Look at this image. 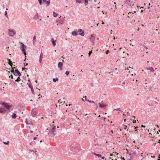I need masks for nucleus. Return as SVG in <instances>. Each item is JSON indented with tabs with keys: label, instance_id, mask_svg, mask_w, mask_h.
Instances as JSON below:
<instances>
[{
	"label": "nucleus",
	"instance_id": "c85d7f7f",
	"mask_svg": "<svg viewBox=\"0 0 160 160\" xmlns=\"http://www.w3.org/2000/svg\"><path fill=\"white\" fill-rule=\"evenodd\" d=\"M114 110L115 111H121V109L120 108H118L117 109H116Z\"/></svg>",
	"mask_w": 160,
	"mask_h": 160
},
{
	"label": "nucleus",
	"instance_id": "603ef678",
	"mask_svg": "<svg viewBox=\"0 0 160 160\" xmlns=\"http://www.w3.org/2000/svg\"><path fill=\"white\" fill-rule=\"evenodd\" d=\"M96 107H97V106H98L97 104L96 103Z\"/></svg>",
	"mask_w": 160,
	"mask_h": 160
},
{
	"label": "nucleus",
	"instance_id": "774afa93",
	"mask_svg": "<svg viewBox=\"0 0 160 160\" xmlns=\"http://www.w3.org/2000/svg\"><path fill=\"white\" fill-rule=\"evenodd\" d=\"M150 3H149V6H150Z\"/></svg>",
	"mask_w": 160,
	"mask_h": 160
},
{
	"label": "nucleus",
	"instance_id": "9d476101",
	"mask_svg": "<svg viewBox=\"0 0 160 160\" xmlns=\"http://www.w3.org/2000/svg\"><path fill=\"white\" fill-rule=\"evenodd\" d=\"M42 56H43V53H42V52L41 51V52L40 54V57H39V62L40 63H41V62L42 61V57H43Z\"/></svg>",
	"mask_w": 160,
	"mask_h": 160
},
{
	"label": "nucleus",
	"instance_id": "338daca9",
	"mask_svg": "<svg viewBox=\"0 0 160 160\" xmlns=\"http://www.w3.org/2000/svg\"><path fill=\"white\" fill-rule=\"evenodd\" d=\"M141 11H142H142H143V10L142 9V10H141Z\"/></svg>",
	"mask_w": 160,
	"mask_h": 160
},
{
	"label": "nucleus",
	"instance_id": "393cba45",
	"mask_svg": "<svg viewBox=\"0 0 160 160\" xmlns=\"http://www.w3.org/2000/svg\"><path fill=\"white\" fill-rule=\"evenodd\" d=\"M3 143L5 145H8L9 144L10 142L9 141H8L6 142H3Z\"/></svg>",
	"mask_w": 160,
	"mask_h": 160
},
{
	"label": "nucleus",
	"instance_id": "13d9d810",
	"mask_svg": "<svg viewBox=\"0 0 160 160\" xmlns=\"http://www.w3.org/2000/svg\"><path fill=\"white\" fill-rule=\"evenodd\" d=\"M155 102L157 104H158V102Z\"/></svg>",
	"mask_w": 160,
	"mask_h": 160
},
{
	"label": "nucleus",
	"instance_id": "09e8293b",
	"mask_svg": "<svg viewBox=\"0 0 160 160\" xmlns=\"http://www.w3.org/2000/svg\"><path fill=\"white\" fill-rule=\"evenodd\" d=\"M123 116H126V115H125L124 113L123 114Z\"/></svg>",
	"mask_w": 160,
	"mask_h": 160
},
{
	"label": "nucleus",
	"instance_id": "a18cd8bd",
	"mask_svg": "<svg viewBox=\"0 0 160 160\" xmlns=\"http://www.w3.org/2000/svg\"><path fill=\"white\" fill-rule=\"evenodd\" d=\"M11 63H12V62H11V61H10V62H9V64H10H10H11Z\"/></svg>",
	"mask_w": 160,
	"mask_h": 160
},
{
	"label": "nucleus",
	"instance_id": "864d4df0",
	"mask_svg": "<svg viewBox=\"0 0 160 160\" xmlns=\"http://www.w3.org/2000/svg\"><path fill=\"white\" fill-rule=\"evenodd\" d=\"M149 134L150 135H151V133H149Z\"/></svg>",
	"mask_w": 160,
	"mask_h": 160
},
{
	"label": "nucleus",
	"instance_id": "e2e57ef3",
	"mask_svg": "<svg viewBox=\"0 0 160 160\" xmlns=\"http://www.w3.org/2000/svg\"><path fill=\"white\" fill-rule=\"evenodd\" d=\"M25 68V69H28V68Z\"/></svg>",
	"mask_w": 160,
	"mask_h": 160
},
{
	"label": "nucleus",
	"instance_id": "680f3d73",
	"mask_svg": "<svg viewBox=\"0 0 160 160\" xmlns=\"http://www.w3.org/2000/svg\"><path fill=\"white\" fill-rule=\"evenodd\" d=\"M129 13H132V12H129L128 13V14H129Z\"/></svg>",
	"mask_w": 160,
	"mask_h": 160
},
{
	"label": "nucleus",
	"instance_id": "6e6d98bb",
	"mask_svg": "<svg viewBox=\"0 0 160 160\" xmlns=\"http://www.w3.org/2000/svg\"><path fill=\"white\" fill-rule=\"evenodd\" d=\"M102 24H104V22H102Z\"/></svg>",
	"mask_w": 160,
	"mask_h": 160
},
{
	"label": "nucleus",
	"instance_id": "0e129e2a",
	"mask_svg": "<svg viewBox=\"0 0 160 160\" xmlns=\"http://www.w3.org/2000/svg\"><path fill=\"white\" fill-rule=\"evenodd\" d=\"M140 8H143L142 7H140Z\"/></svg>",
	"mask_w": 160,
	"mask_h": 160
},
{
	"label": "nucleus",
	"instance_id": "4d7b16f0",
	"mask_svg": "<svg viewBox=\"0 0 160 160\" xmlns=\"http://www.w3.org/2000/svg\"><path fill=\"white\" fill-rule=\"evenodd\" d=\"M139 149V148H137V149Z\"/></svg>",
	"mask_w": 160,
	"mask_h": 160
},
{
	"label": "nucleus",
	"instance_id": "5fc2aeb1",
	"mask_svg": "<svg viewBox=\"0 0 160 160\" xmlns=\"http://www.w3.org/2000/svg\"><path fill=\"white\" fill-rule=\"evenodd\" d=\"M149 134L150 135H151V133H149Z\"/></svg>",
	"mask_w": 160,
	"mask_h": 160
},
{
	"label": "nucleus",
	"instance_id": "423d86ee",
	"mask_svg": "<svg viewBox=\"0 0 160 160\" xmlns=\"http://www.w3.org/2000/svg\"><path fill=\"white\" fill-rule=\"evenodd\" d=\"M95 35L94 34H92L89 38V39L91 41L93 42H94L95 39Z\"/></svg>",
	"mask_w": 160,
	"mask_h": 160
},
{
	"label": "nucleus",
	"instance_id": "4be33fe9",
	"mask_svg": "<svg viewBox=\"0 0 160 160\" xmlns=\"http://www.w3.org/2000/svg\"><path fill=\"white\" fill-rule=\"evenodd\" d=\"M93 154H94L95 155H96L99 157H102V156L101 154H97L95 153H94V152H93Z\"/></svg>",
	"mask_w": 160,
	"mask_h": 160
},
{
	"label": "nucleus",
	"instance_id": "a878e982",
	"mask_svg": "<svg viewBox=\"0 0 160 160\" xmlns=\"http://www.w3.org/2000/svg\"><path fill=\"white\" fill-rule=\"evenodd\" d=\"M25 122L26 123V124H27V125H29V124H30V123H28V119L27 118H26L25 119Z\"/></svg>",
	"mask_w": 160,
	"mask_h": 160
},
{
	"label": "nucleus",
	"instance_id": "20e7f679",
	"mask_svg": "<svg viewBox=\"0 0 160 160\" xmlns=\"http://www.w3.org/2000/svg\"><path fill=\"white\" fill-rule=\"evenodd\" d=\"M14 74L16 76H20L21 74L20 72L18 70H15V72L14 73Z\"/></svg>",
	"mask_w": 160,
	"mask_h": 160
},
{
	"label": "nucleus",
	"instance_id": "bb28decb",
	"mask_svg": "<svg viewBox=\"0 0 160 160\" xmlns=\"http://www.w3.org/2000/svg\"><path fill=\"white\" fill-rule=\"evenodd\" d=\"M69 73H70V72L69 71H66L65 72V74L67 75H69Z\"/></svg>",
	"mask_w": 160,
	"mask_h": 160
},
{
	"label": "nucleus",
	"instance_id": "6e6552de",
	"mask_svg": "<svg viewBox=\"0 0 160 160\" xmlns=\"http://www.w3.org/2000/svg\"><path fill=\"white\" fill-rule=\"evenodd\" d=\"M99 107L101 108L108 106L107 104H104L103 103H99Z\"/></svg>",
	"mask_w": 160,
	"mask_h": 160
},
{
	"label": "nucleus",
	"instance_id": "aec40b11",
	"mask_svg": "<svg viewBox=\"0 0 160 160\" xmlns=\"http://www.w3.org/2000/svg\"><path fill=\"white\" fill-rule=\"evenodd\" d=\"M147 69L150 70L151 71H152V72L154 71V69L152 67L149 68H148Z\"/></svg>",
	"mask_w": 160,
	"mask_h": 160
},
{
	"label": "nucleus",
	"instance_id": "2f4dec72",
	"mask_svg": "<svg viewBox=\"0 0 160 160\" xmlns=\"http://www.w3.org/2000/svg\"><path fill=\"white\" fill-rule=\"evenodd\" d=\"M92 53V51L89 52V53H88V55H89V57L90 56L91 54Z\"/></svg>",
	"mask_w": 160,
	"mask_h": 160
},
{
	"label": "nucleus",
	"instance_id": "58836bf2",
	"mask_svg": "<svg viewBox=\"0 0 160 160\" xmlns=\"http://www.w3.org/2000/svg\"><path fill=\"white\" fill-rule=\"evenodd\" d=\"M42 1L43 2H47V0H42Z\"/></svg>",
	"mask_w": 160,
	"mask_h": 160
},
{
	"label": "nucleus",
	"instance_id": "c03bdc74",
	"mask_svg": "<svg viewBox=\"0 0 160 160\" xmlns=\"http://www.w3.org/2000/svg\"><path fill=\"white\" fill-rule=\"evenodd\" d=\"M125 82H122L123 84H125Z\"/></svg>",
	"mask_w": 160,
	"mask_h": 160
},
{
	"label": "nucleus",
	"instance_id": "a211bd4d",
	"mask_svg": "<svg viewBox=\"0 0 160 160\" xmlns=\"http://www.w3.org/2000/svg\"><path fill=\"white\" fill-rule=\"evenodd\" d=\"M36 38V37L35 36H34L33 37L32 42H33V45H34L35 43L36 42V40H35Z\"/></svg>",
	"mask_w": 160,
	"mask_h": 160
},
{
	"label": "nucleus",
	"instance_id": "f704fd0d",
	"mask_svg": "<svg viewBox=\"0 0 160 160\" xmlns=\"http://www.w3.org/2000/svg\"><path fill=\"white\" fill-rule=\"evenodd\" d=\"M10 77H11L12 79H13V77L12 75H11V76H10Z\"/></svg>",
	"mask_w": 160,
	"mask_h": 160
},
{
	"label": "nucleus",
	"instance_id": "a19ab883",
	"mask_svg": "<svg viewBox=\"0 0 160 160\" xmlns=\"http://www.w3.org/2000/svg\"><path fill=\"white\" fill-rule=\"evenodd\" d=\"M101 158H102V159H104V156H103V157H100Z\"/></svg>",
	"mask_w": 160,
	"mask_h": 160
},
{
	"label": "nucleus",
	"instance_id": "473e14b6",
	"mask_svg": "<svg viewBox=\"0 0 160 160\" xmlns=\"http://www.w3.org/2000/svg\"><path fill=\"white\" fill-rule=\"evenodd\" d=\"M7 15V11H5V15L6 16Z\"/></svg>",
	"mask_w": 160,
	"mask_h": 160
},
{
	"label": "nucleus",
	"instance_id": "79ce46f5",
	"mask_svg": "<svg viewBox=\"0 0 160 160\" xmlns=\"http://www.w3.org/2000/svg\"><path fill=\"white\" fill-rule=\"evenodd\" d=\"M95 146H98V144H95L94 145Z\"/></svg>",
	"mask_w": 160,
	"mask_h": 160
},
{
	"label": "nucleus",
	"instance_id": "bf43d9fd",
	"mask_svg": "<svg viewBox=\"0 0 160 160\" xmlns=\"http://www.w3.org/2000/svg\"><path fill=\"white\" fill-rule=\"evenodd\" d=\"M114 4H116V3L114 2Z\"/></svg>",
	"mask_w": 160,
	"mask_h": 160
},
{
	"label": "nucleus",
	"instance_id": "cd10ccee",
	"mask_svg": "<svg viewBox=\"0 0 160 160\" xmlns=\"http://www.w3.org/2000/svg\"><path fill=\"white\" fill-rule=\"evenodd\" d=\"M46 3L48 6L50 4V2L49 1H48L46 2Z\"/></svg>",
	"mask_w": 160,
	"mask_h": 160
},
{
	"label": "nucleus",
	"instance_id": "b1692460",
	"mask_svg": "<svg viewBox=\"0 0 160 160\" xmlns=\"http://www.w3.org/2000/svg\"><path fill=\"white\" fill-rule=\"evenodd\" d=\"M76 2L78 3H82L80 0H76Z\"/></svg>",
	"mask_w": 160,
	"mask_h": 160
},
{
	"label": "nucleus",
	"instance_id": "c9c22d12",
	"mask_svg": "<svg viewBox=\"0 0 160 160\" xmlns=\"http://www.w3.org/2000/svg\"><path fill=\"white\" fill-rule=\"evenodd\" d=\"M109 52L108 50L106 52V54H108V53Z\"/></svg>",
	"mask_w": 160,
	"mask_h": 160
},
{
	"label": "nucleus",
	"instance_id": "72a5a7b5",
	"mask_svg": "<svg viewBox=\"0 0 160 160\" xmlns=\"http://www.w3.org/2000/svg\"><path fill=\"white\" fill-rule=\"evenodd\" d=\"M141 127L144 128H145V126L143 125H142Z\"/></svg>",
	"mask_w": 160,
	"mask_h": 160
},
{
	"label": "nucleus",
	"instance_id": "3c124183",
	"mask_svg": "<svg viewBox=\"0 0 160 160\" xmlns=\"http://www.w3.org/2000/svg\"><path fill=\"white\" fill-rule=\"evenodd\" d=\"M105 119H106V118H104V119H103V120H104V121H105Z\"/></svg>",
	"mask_w": 160,
	"mask_h": 160
},
{
	"label": "nucleus",
	"instance_id": "4c0bfd02",
	"mask_svg": "<svg viewBox=\"0 0 160 160\" xmlns=\"http://www.w3.org/2000/svg\"><path fill=\"white\" fill-rule=\"evenodd\" d=\"M126 2H130V0H126Z\"/></svg>",
	"mask_w": 160,
	"mask_h": 160
},
{
	"label": "nucleus",
	"instance_id": "49530a36",
	"mask_svg": "<svg viewBox=\"0 0 160 160\" xmlns=\"http://www.w3.org/2000/svg\"><path fill=\"white\" fill-rule=\"evenodd\" d=\"M30 132L31 133H33V132L32 131H30Z\"/></svg>",
	"mask_w": 160,
	"mask_h": 160
},
{
	"label": "nucleus",
	"instance_id": "e433bc0d",
	"mask_svg": "<svg viewBox=\"0 0 160 160\" xmlns=\"http://www.w3.org/2000/svg\"><path fill=\"white\" fill-rule=\"evenodd\" d=\"M37 139V138L35 137L33 138V140H35Z\"/></svg>",
	"mask_w": 160,
	"mask_h": 160
},
{
	"label": "nucleus",
	"instance_id": "ea45409f",
	"mask_svg": "<svg viewBox=\"0 0 160 160\" xmlns=\"http://www.w3.org/2000/svg\"><path fill=\"white\" fill-rule=\"evenodd\" d=\"M150 8V7L149 6L147 8L148 9H149Z\"/></svg>",
	"mask_w": 160,
	"mask_h": 160
},
{
	"label": "nucleus",
	"instance_id": "f257e3e1",
	"mask_svg": "<svg viewBox=\"0 0 160 160\" xmlns=\"http://www.w3.org/2000/svg\"><path fill=\"white\" fill-rule=\"evenodd\" d=\"M2 105L7 110H10V108L12 106V104L7 103L5 102H3Z\"/></svg>",
	"mask_w": 160,
	"mask_h": 160
},
{
	"label": "nucleus",
	"instance_id": "9b49d317",
	"mask_svg": "<svg viewBox=\"0 0 160 160\" xmlns=\"http://www.w3.org/2000/svg\"><path fill=\"white\" fill-rule=\"evenodd\" d=\"M29 87L31 88V91L33 93L34 92V89H33V86H32L30 84H29L28 85Z\"/></svg>",
	"mask_w": 160,
	"mask_h": 160
},
{
	"label": "nucleus",
	"instance_id": "0eeeda50",
	"mask_svg": "<svg viewBox=\"0 0 160 160\" xmlns=\"http://www.w3.org/2000/svg\"><path fill=\"white\" fill-rule=\"evenodd\" d=\"M78 32H79V34L82 36H83L84 35V32L82 31L81 29H79L78 30Z\"/></svg>",
	"mask_w": 160,
	"mask_h": 160
},
{
	"label": "nucleus",
	"instance_id": "ddd939ff",
	"mask_svg": "<svg viewBox=\"0 0 160 160\" xmlns=\"http://www.w3.org/2000/svg\"><path fill=\"white\" fill-rule=\"evenodd\" d=\"M72 35L74 36H76L77 35L78 33L76 31H74L72 32Z\"/></svg>",
	"mask_w": 160,
	"mask_h": 160
},
{
	"label": "nucleus",
	"instance_id": "6ab92c4d",
	"mask_svg": "<svg viewBox=\"0 0 160 160\" xmlns=\"http://www.w3.org/2000/svg\"><path fill=\"white\" fill-rule=\"evenodd\" d=\"M12 117L13 118H15L17 117V115L16 114L13 113L12 114Z\"/></svg>",
	"mask_w": 160,
	"mask_h": 160
},
{
	"label": "nucleus",
	"instance_id": "69168bd1",
	"mask_svg": "<svg viewBox=\"0 0 160 160\" xmlns=\"http://www.w3.org/2000/svg\"><path fill=\"white\" fill-rule=\"evenodd\" d=\"M98 117H100V115H99L98 116Z\"/></svg>",
	"mask_w": 160,
	"mask_h": 160
},
{
	"label": "nucleus",
	"instance_id": "7ed1b4c3",
	"mask_svg": "<svg viewBox=\"0 0 160 160\" xmlns=\"http://www.w3.org/2000/svg\"><path fill=\"white\" fill-rule=\"evenodd\" d=\"M8 34L9 36L12 37L16 33V32L15 30H11L10 29H8Z\"/></svg>",
	"mask_w": 160,
	"mask_h": 160
},
{
	"label": "nucleus",
	"instance_id": "dca6fc26",
	"mask_svg": "<svg viewBox=\"0 0 160 160\" xmlns=\"http://www.w3.org/2000/svg\"><path fill=\"white\" fill-rule=\"evenodd\" d=\"M85 100L86 101L89 102H91V103H95V102L93 101H91V100H90L89 99H87L86 98L85 99Z\"/></svg>",
	"mask_w": 160,
	"mask_h": 160
},
{
	"label": "nucleus",
	"instance_id": "39448f33",
	"mask_svg": "<svg viewBox=\"0 0 160 160\" xmlns=\"http://www.w3.org/2000/svg\"><path fill=\"white\" fill-rule=\"evenodd\" d=\"M37 115V111L34 110L33 109L32 111V115L33 117H36Z\"/></svg>",
	"mask_w": 160,
	"mask_h": 160
},
{
	"label": "nucleus",
	"instance_id": "c756f323",
	"mask_svg": "<svg viewBox=\"0 0 160 160\" xmlns=\"http://www.w3.org/2000/svg\"><path fill=\"white\" fill-rule=\"evenodd\" d=\"M20 78L18 77V78L15 80V81L17 82H18L20 81Z\"/></svg>",
	"mask_w": 160,
	"mask_h": 160
},
{
	"label": "nucleus",
	"instance_id": "37998d69",
	"mask_svg": "<svg viewBox=\"0 0 160 160\" xmlns=\"http://www.w3.org/2000/svg\"><path fill=\"white\" fill-rule=\"evenodd\" d=\"M24 64H25V66H27L28 64L27 63L26 64L24 63Z\"/></svg>",
	"mask_w": 160,
	"mask_h": 160
},
{
	"label": "nucleus",
	"instance_id": "f8f14e48",
	"mask_svg": "<svg viewBox=\"0 0 160 160\" xmlns=\"http://www.w3.org/2000/svg\"><path fill=\"white\" fill-rule=\"evenodd\" d=\"M5 109L4 108H0V113H3L5 111Z\"/></svg>",
	"mask_w": 160,
	"mask_h": 160
},
{
	"label": "nucleus",
	"instance_id": "5701e85b",
	"mask_svg": "<svg viewBox=\"0 0 160 160\" xmlns=\"http://www.w3.org/2000/svg\"><path fill=\"white\" fill-rule=\"evenodd\" d=\"M58 15V13H55L54 11L53 12V15L54 17H57Z\"/></svg>",
	"mask_w": 160,
	"mask_h": 160
},
{
	"label": "nucleus",
	"instance_id": "7c9ffc66",
	"mask_svg": "<svg viewBox=\"0 0 160 160\" xmlns=\"http://www.w3.org/2000/svg\"><path fill=\"white\" fill-rule=\"evenodd\" d=\"M39 3L40 5H41L42 3V0H38Z\"/></svg>",
	"mask_w": 160,
	"mask_h": 160
},
{
	"label": "nucleus",
	"instance_id": "412c9836",
	"mask_svg": "<svg viewBox=\"0 0 160 160\" xmlns=\"http://www.w3.org/2000/svg\"><path fill=\"white\" fill-rule=\"evenodd\" d=\"M52 80L54 82H56V81H58V78H53Z\"/></svg>",
	"mask_w": 160,
	"mask_h": 160
},
{
	"label": "nucleus",
	"instance_id": "8fccbe9b",
	"mask_svg": "<svg viewBox=\"0 0 160 160\" xmlns=\"http://www.w3.org/2000/svg\"><path fill=\"white\" fill-rule=\"evenodd\" d=\"M91 85L92 86V87L93 86V85L92 84H91Z\"/></svg>",
	"mask_w": 160,
	"mask_h": 160
},
{
	"label": "nucleus",
	"instance_id": "f3484780",
	"mask_svg": "<svg viewBox=\"0 0 160 160\" xmlns=\"http://www.w3.org/2000/svg\"><path fill=\"white\" fill-rule=\"evenodd\" d=\"M135 118V117L134 116H132V117L131 118V120H133V123H135L136 122V120H134V119Z\"/></svg>",
	"mask_w": 160,
	"mask_h": 160
},
{
	"label": "nucleus",
	"instance_id": "4468645a",
	"mask_svg": "<svg viewBox=\"0 0 160 160\" xmlns=\"http://www.w3.org/2000/svg\"><path fill=\"white\" fill-rule=\"evenodd\" d=\"M56 129V126H54L53 128H52L51 130V132L52 133H53L54 132L55 130Z\"/></svg>",
	"mask_w": 160,
	"mask_h": 160
},
{
	"label": "nucleus",
	"instance_id": "1a4fd4ad",
	"mask_svg": "<svg viewBox=\"0 0 160 160\" xmlns=\"http://www.w3.org/2000/svg\"><path fill=\"white\" fill-rule=\"evenodd\" d=\"M63 64V63L62 62H59L58 64V68H60V70H61L62 69V66Z\"/></svg>",
	"mask_w": 160,
	"mask_h": 160
},
{
	"label": "nucleus",
	"instance_id": "052dcab7",
	"mask_svg": "<svg viewBox=\"0 0 160 160\" xmlns=\"http://www.w3.org/2000/svg\"><path fill=\"white\" fill-rule=\"evenodd\" d=\"M102 12H103V14H104V12H103V11H102Z\"/></svg>",
	"mask_w": 160,
	"mask_h": 160
},
{
	"label": "nucleus",
	"instance_id": "f03ea898",
	"mask_svg": "<svg viewBox=\"0 0 160 160\" xmlns=\"http://www.w3.org/2000/svg\"><path fill=\"white\" fill-rule=\"evenodd\" d=\"M21 44L22 45V46L21 47V49L23 53L24 54V55H25L26 54L25 50V49L26 48V46L22 42H21Z\"/></svg>",
	"mask_w": 160,
	"mask_h": 160
},
{
	"label": "nucleus",
	"instance_id": "de8ad7c7",
	"mask_svg": "<svg viewBox=\"0 0 160 160\" xmlns=\"http://www.w3.org/2000/svg\"><path fill=\"white\" fill-rule=\"evenodd\" d=\"M121 158H122V159H123V160H125V159L123 157V158L121 157Z\"/></svg>",
	"mask_w": 160,
	"mask_h": 160
},
{
	"label": "nucleus",
	"instance_id": "2eb2a0df",
	"mask_svg": "<svg viewBox=\"0 0 160 160\" xmlns=\"http://www.w3.org/2000/svg\"><path fill=\"white\" fill-rule=\"evenodd\" d=\"M51 41L52 42V43L54 46H55L56 45V43H55V41L54 40V39L53 38H52L51 39Z\"/></svg>",
	"mask_w": 160,
	"mask_h": 160
}]
</instances>
